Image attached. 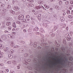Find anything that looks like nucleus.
<instances>
[{"mask_svg":"<svg viewBox=\"0 0 73 73\" xmlns=\"http://www.w3.org/2000/svg\"><path fill=\"white\" fill-rule=\"evenodd\" d=\"M5 33H9V31H5Z\"/></svg>","mask_w":73,"mask_h":73,"instance_id":"79ce46f5","label":"nucleus"},{"mask_svg":"<svg viewBox=\"0 0 73 73\" xmlns=\"http://www.w3.org/2000/svg\"><path fill=\"white\" fill-rule=\"evenodd\" d=\"M0 54H1V55H3V54H4V53L3 52H0Z\"/></svg>","mask_w":73,"mask_h":73,"instance_id":"4d7b16f0","label":"nucleus"},{"mask_svg":"<svg viewBox=\"0 0 73 73\" xmlns=\"http://www.w3.org/2000/svg\"><path fill=\"white\" fill-rule=\"evenodd\" d=\"M42 46H45V45H47V44L46 43H43L41 44Z\"/></svg>","mask_w":73,"mask_h":73,"instance_id":"a211bd4d","label":"nucleus"},{"mask_svg":"<svg viewBox=\"0 0 73 73\" xmlns=\"http://www.w3.org/2000/svg\"><path fill=\"white\" fill-rule=\"evenodd\" d=\"M71 17H72V16H71V15H68V17L69 18H70V19L71 18Z\"/></svg>","mask_w":73,"mask_h":73,"instance_id":"052dcab7","label":"nucleus"},{"mask_svg":"<svg viewBox=\"0 0 73 73\" xmlns=\"http://www.w3.org/2000/svg\"><path fill=\"white\" fill-rule=\"evenodd\" d=\"M40 31L41 32H43V33H44L45 32L44 30V29L42 28H40Z\"/></svg>","mask_w":73,"mask_h":73,"instance_id":"dca6fc26","label":"nucleus"},{"mask_svg":"<svg viewBox=\"0 0 73 73\" xmlns=\"http://www.w3.org/2000/svg\"><path fill=\"white\" fill-rule=\"evenodd\" d=\"M27 61H28V62H29V61H31V59H27Z\"/></svg>","mask_w":73,"mask_h":73,"instance_id":"6e6d98bb","label":"nucleus"},{"mask_svg":"<svg viewBox=\"0 0 73 73\" xmlns=\"http://www.w3.org/2000/svg\"><path fill=\"white\" fill-rule=\"evenodd\" d=\"M69 1H67L65 2V4L66 5H68L69 4Z\"/></svg>","mask_w":73,"mask_h":73,"instance_id":"bb28decb","label":"nucleus"},{"mask_svg":"<svg viewBox=\"0 0 73 73\" xmlns=\"http://www.w3.org/2000/svg\"><path fill=\"white\" fill-rule=\"evenodd\" d=\"M57 42H55V44H56V45H57L56 46H60V44H57Z\"/></svg>","mask_w":73,"mask_h":73,"instance_id":"c756f323","label":"nucleus"},{"mask_svg":"<svg viewBox=\"0 0 73 73\" xmlns=\"http://www.w3.org/2000/svg\"><path fill=\"white\" fill-rule=\"evenodd\" d=\"M55 8L56 9H59L60 7L58 6H56L55 7Z\"/></svg>","mask_w":73,"mask_h":73,"instance_id":"6ab92c4d","label":"nucleus"},{"mask_svg":"<svg viewBox=\"0 0 73 73\" xmlns=\"http://www.w3.org/2000/svg\"><path fill=\"white\" fill-rule=\"evenodd\" d=\"M8 50V48L7 47L5 48L4 50V51L5 52H7Z\"/></svg>","mask_w":73,"mask_h":73,"instance_id":"2eb2a0df","label":"nucleus"},{"mask_svg":"<svg viewBox=\"0 0 73 73\" xmlns=\"http://www.w3.org/2000/svg\"><path fill=\"white\" fill-rule=\"evenodd\" d=\"M35 33L37 35H40V33L38 32H35Z\"/></svg>","mask_w":73,"mask_h":73,"instance_id":"f704fd0d","label":"nucleus"},{"mask_svg":"<svg viewBox=\"0 0 73 73\" xmlns=\"http://www.w3.org/2000/svg\"><path fill=\"white\" fill-rule=\"evenodd\" d=\"M38 18L39 21H40V20H41V17H38Z\"/></svg>","mask_w":73,"mask_h":73,"instance_id":"37998d69","label":"nucleus"},{"mask_svg":"<svg viewBox=\"0 0 73 73\" xmlns=\"http://www.w3.org/2000/svg\"><path fill=\"white\" fill-rule=\"evenodd\" d=\"M3 12H6V9H3L2 10Z\"/></svg>","mask_w":73,"mask_h":73,"instance_id":"ea45409f","label":"nucleus"},{"mask_svg":"<svg viewBox=\"0 0 73 73\" xmlns=\"http://www.w3.org/2000/svg\"><path fill=\"white\" fill-rule=\"evenodd\" d=\"M17 69H20V66H17Z\"/></svg>","mask_w":73,"mask_h":73,"instance_id":"e433bc0d","label":"nucleus"},{"mask_svg":"<svg viewBox=\"0 0 73 73\" xmlns=\"http://www.w3.org/2000/svg\"><path fill=\"white\" fill-rule=\"evenodd\" d=\"M41 14H39V15H38V17H41Z\"/></svg>","mask_w":73,"mask_h":73,"instance_id":"4c0bfd02","label":"nucleus"},{"mask_svg":"<svg viewBox=\"0 0 73 73\" xmlns=\"http://www.w3.org/2000/svg\"><path fill=\"white\" fill-rule=\"evenodd\" d=\"M38 49H41V47L40 46H38Z\"/></svg>","mask_w":73,"mask_h":73,"instance_id":"bf43d9fd","label":"nucleus"},{"mask_svg":"<svg viewBox=\"0 0 73 73\" xmlns=\"http://www.w3.org/2000/svg\"><path fill=\"white\" fill-rule=\"evenodd\" d=\"M31 20H32L33 21H35V19L31 17Z\"/></svg>","mask_w":73,"mask_h":73,"instance_id":"2f4dec72","label":"nucleus"},{"mask_svg":"<svg viewBox=\"0 0 73 73\" xmlns=\"http://www.w3.org/2000/svg\"><path fill=\"white\" fill-rule=\"evenodd\" d=\"M24 16L23 15H20L18 17V19L19 20H23L24 19Z\"/></svg>","mask_w":73,"mask_h":73,"instance_id":"f03ea898","label":"nucleus"},{"mask_svg":"<svg viewBox=\"0 0 73 73\" xmlns=\"http://www.w3.org/2000/svg\"><path fill=\"white\" fill-rule=\"evenodd\" d=\"M67 40L68 41H70L71 40V39L70 38H66Z\"/></svg>","mask_w":73,"mask_h":73,"instance_id":"7c9ffc66","label":"nucleus"},{"mask_svg":"<svg viewBox=\"0 0 73 73\" xmlns=\"http://www.w3.org/2000/svg\"><path fill=\"white\" fill-rule=\"evenodd\" d=\"M45 6V8H46L47 9H48L49 8V6H47V5H46V6Z\"/></svg>","mask_w":73,"mask_h":73,"instance_id":"c85d7f7f","label":"nucleus"},{"mask_svg":"<svg viewBox=\"0 0 73 73\" xmlns=\"http://www.w3.org/2000/svg\"><path fill=\"white\" fill-rule=\"evenodd\" d=\"M28 32H31V30L30 29H29L28 30Z\"/></svg>","mask_w":73,"mask_h":73,"instance_id":"680f3d73","label":"nucleus"},{"mask_svg":"<svg viewBox=\"0 0 73 73\" xmlns=\"http://www.w3.org/2000/svg\"><path fill=\"white\" fill-rule=\"evenodd\" d=\"M13 62H14L15 64H16V61L15 60H13Z\"/></svg>","mask_w":73,"mask_h":73,"instance_id":"c03bdc74","label":"nucleus"},{"mask_svg":"<svg viewBox=\"0 0 73 73\" xmlns=\"http://www.w3.org/2000/svg\"><path fill=\"white\" fill-rule=\"evenodd\" d=\"M26 19H29V18L30 16L28 15H27L26 16Z\"/></svg>","mask_w":73,"mask_h":73,"instance_id":"5701e85b","label":"nucleus"},{"mask_svg":"<svg viewBox=\"0 0 73 73\" xmlns=\"http://www.w3.org/2000/svg\"><path fill=\"white\" fill-rule=\"evenodd\" d=\"M27 68L28 69H29V70H32V68L31 67H28Z\"/></svg>","mask_w":73,"mask_h":73,"instance_id":"b1692460","label":"nucleus"},{"mask_svg":"<svg viewBox=\"0 0 73 73\" xmlns=\"http://www.w3.org/2000/svg\"><path fill=\"white\" fill-rule=\"evenodd\" d=\"M44 65H45V66H44V65H43V68H44V69H45V68H46V67H45V66H46V64H44Z\"/></svg>","mask_w":73,"mask_h":73,"instance_id":"a18cd8bd","label":"nucleus"},{"mask_svg":"<svg viewBox=\"0 0 73 73\" xmlns=\"http://www.w3.org/2000/svg\"><path fill=\"white\" fill-rule=\"evenodd\" d=\"M10 13H12L13 15H14V14L15 13V12L12 10H10Z\"/></svg>","mask_w":73,"mask_h":73,"instance_id":"0eeeda50","label":"nucleus"},{"mask_svg":"<svg viewBox=\"0 0 73 73\" xmlns=\"http://www.w3.org/2000/svg\"><path fill=\"white\" fill-rule=\"evenodd\" d=\"M2 27L3 28H4L5 27V25H2Z\"/></svg>","mask_w":73,"mask_h":73,"instance_id":"09e8293b","label":"nucleus"},{"mask_svg":"<svg viewBox=\"0 0 73 73\" xmlns=\"http://www.w3.org/2000/svg\"><path fill=\"white\" fill-rule=\"evenodd\" d=\"M63 15H66V13L65 12H64L63 13Z\"/></svg>","mask_w":73,"mask_h":73,"instance_id":"0e129e2a","label":"nucleus"},{"mask_svg":"<svg viewBox=\"0 0 73 73\" xmlns=\"http://www.w3.org/2000/svg\"><path fill=\"white\" fill-rule=\"evenodd\" d=\"M17 23V24H21V22H20V21H16Z\"/></svg>","mask_w":73,"mask_h":73,"instance_id":"412c9836","label":"nucleus"},{"mask_svg":"<svg viewBox=\"0 0 73 73\" xmlns=\"http://www.w3.org/2000/svg\"><path fill=\"white\" fill-rule=\"evenodd\" d=\"M66 12L67 14H70V11L68 10H67V12Z\"/></svg>","mask_w":73,"mask_h":73,"instance_id":"f3484780","label":"nucleus"},{"mask_svg":"<svg viewBox=\"0 0 73 73\" xmlns=\"http://www.w3.org/2000/svg\"><path fill=\"white\" fill-rule=\"evenodd\" d=\"M33 61L35 63H37V62H38L39 61V60L38 59L35 58L34 60H33Z\"/></svg>","mask_w":73,"mask_h":73,"instance_id":"39448f33","label":"nucleus"},{"mask_svg":"<svg viewBox=\"0 0 73 73\" xmlns=\"http://www.w3.org/2000/svg\"><path fill=\"white\" fill-rule=\"evenodd\" d=\"M2 47H3V46H2V44H0V48H2Z\"/></svg>","mask_w":73,"mask_h":73,"instance_id":"de8ad7c7","label":"nucleus"},{"mask_svg":"<svg viewBox=\"0 0 73 73\" xmlns=\"http://www.w3.org/2000/svg\"><path fill=\"white\" fill-rule=\"evenodd\" d=\"M23 31L24 32H27V30H23Z\"/></svg>","mask_w":73,"mask_h":73,"instance_id":"69168bd1","label":"nucleus"},{"mask_svg":"<svg viewBox=\"0 0 73 73\" xmlns=\"http://www.w3.org/2000/svg\"><path fill=\"white\" fill-rule=\"evenodd\" d=\"M59 4H62V2L61 1H60L59 2Z\"/></svg>","mask_w":73,"mask_h":73,"instance_id":"5fc2aeb1","label":"nucleus"},{"mask_svg":"<svg viewBox=\"0 0 73 73\" xmlns=\"http://www.w3.org/2000/svg\"><path fill=\"white\" fill-rule=\"evenodd\" d=\"M53 17L54 18H56L57 17H56V15L54 14L53 15Z\"/></svg>","mask_w":73,"mask_h":73,"instance_id":"a19ab883","label":"nucleus"},{"mask_svg":"<svg viewBox=\"0 0 73 73\" xmlns=\"http://www.w3.org/2000/svg\"><path fill=\"white\" fill-rule=\"evenodd\" d=\"M20 46H14V48H17V49H19V48H20Z\"/></svg>","mask_w":73,"mask_h":73,"instance_id":"4468645a","label":"nucleus"},{"mask_svg":"<svg viewBox=\"0 0 73 73\" xmlns=\"http://www.w3.org/2000/svg\"><path fill=\"white\" fill-rule=\"evenodd\" d=\"M10 44L11 46H15V44L13 43V41H12L11 42Z\"/></svg>","mask_w":73,"mask_h":73,"instance_id":"6e6552de","label":"nucleus"},{"mask_svg":"<svg viewBox=\"0 0 73 73\" xmlns=\"http://www.w3.org/2000/svg\"><path fill=\"white\" fill-rule=\"evenodd\" d=\"M6 25L9 26L11 25V22H7L6 23Z\"/></svg>","mask_w":73,"mask_h":73,"instance_id":"1a4fd4ad","label":"nucleus"},{"mask_svg":"<svg viewBox=\"0 0 73 73\" xmlns=\"http://www.w3.org/2000/svg\"><path fill=\"white\" fill-rule=\"evenodd\" d=\"M17 7H15L14 8V9H15V11H17Z\"/></svg>","mask_w":73,"mask_h":73,"instance_id":"e2e57ef3","label":"nucleus"},{"mask_svg":"<svg viewBox=\"0 0 73 73\" xmlns=\"http://www.w3.org/2000/svg\"><path fill=\"white\" fill-rule=\"evenodd\" d=\"M54 65H55V66H56V65H58V64L56 63H55V64H54L52 66V67H51L50 66V65H49V66L50 67V68H51L52 69H53V70H54V68H53V67H54Z\"/></svg>","mask_w":73,"mask_h":73,"instance_id":"20e7f679","label":"nucleus"},{"mask_svg":"<svg viewBox=\"0 0 73 73\" xmlns=\"http://www.w3.org/2000/svg\"><path fill=\"white\" fill-rule=\"evenodd\" d=\"M11 73H15V72L13 71H12L11 72Z\"/></svg>","mask_w":73,"mask_h":73,"instance_id":"774afa93","label":"nucleus"},{"mask_svg":"<svg viewBox=\"0 0 73 73\" xmlns=\"http://www.w3.org/2000/svg\"><path fill=\"white\" fill-rule=\"evenodd\" d=\"M51 36L52 37H54V36H55V34L54 33H52V34H51Z\"/></svg>","mask_w":73,"mask_h":73,"instance_id":"a878e982","label":"nucleus"},{"mask_svg":"<svg viewBox=\"0 0 73 73\" xmlns=\"http://www.w3.org/2000/svg\"><path fill=\"white\" fill-rule=\"evenodd\" d=\"M4 5H5L3 3H2V5H1V7H3L4 6Z\"/></svg>","mask_w":73,"mask_h":73,"instance_id":"c9c22d12","label":"nucleus"},{"mask_svg":"<svg viewBox=\"0 0 73 73\" xmlns=\"http://www.w3.org/2000/svg\"><path fill=\"white\" fill-rule=\"evenodd\" d=\"M8 57L9 58H12L13 57V56L11 54H9L8 55Z\"/></svg>","mask_w":73,"mask_h":73,"instance_id":"ddd939ff","label":"nucleus"},{"mask_svg":"<svg viewBox=\"0 0 73 73\" xmlns=\"http://www.w3.org/2000/svg\"><path fill=\"white\" fill-rule=\"evenodd\" d=\"M20 43H21V44H25V42L23 41H20Z\"/></svg>","mask_w":73,"mask_h":73,"instance_id":"4be33fe9","label":"nucleus"},{"mask_svg":"<svg viewBox=\"0 0 73 73\" xmlns=\"http://www.w3.org/2000/svg\"><path fill=\"white\" fill-rule=\"evenodd\" d=\"M38 42H35L34 43V46L35 48H36V46H37L38 45Z\"/></svg>","mask_w":73,"mask_h":73,"instance_id":"7ed1b4c3","label":"nucleus"},{"mask_svg":"<svg viewBox=\"0 0 73 73\" xmlns=\"http://www.w3.org/2000/svg\"><path fill=\"white\" fill-rule=\"evenodd\" d=\"M24 56L25 57H27L28 56V54L27 53H25V54H24Z\"/></svg>","mask_w":73,"mask_h":73,"instance_id":"72a5a7b5","label":"nucleus"},{"mask_svg":"<svg viewBox=\"0 0 73 73\" xmlns=\"http://www.w3.org/2000/svg\"><path fill=\"white\" fill-rule=\"evenodd\" d=\"M0 65L1 66H3L4 65V64L3 63H1Z\"/></svg>","mask_w":73,"mask_h":73,"instance_id":"864d4df0","label":"nucleus"},{"mask_svg":"<svg viewBox=\"0 0 73 73\" xmlns=\"http://www.w3.org/2000/svg\"><path fill=\"white\" fill-rule=\"evenodd\" d=\"M62 50L63 53H65V49L64 48L62 49Z\"/></svg>","mask_w":73,"mask_h":73,"instance_id":"cd10ccee","label":"nucleus"},{"mask_svg":"<svg viewBox=\"0 0 73 73\" xmlns=\"http://www.w3.org/2000/svg\"><path fill=\"white\" fill-rule=\"evenodd\" d=\"M7 64H11V62H10V61H8L7 62Z\"/></svg>","mask_w":73,"mask_h":73,"instance_id":"8fccbe9b","label":"nucleus"},{"mask_svg":"<svg viewBox=\"0 0 73 73\" xmlns=\"http://www.w3.org/2000/svg\"><path fill=\"white\" fill-rule=\"evenodd\" d=\"M44 48H45L46 49H46H48V46H46L44 47Z\"/></svg>","mask_w":73,"mask_h":73,"instance_id":"3c124183","label":"nucleus"},{"mask_svg":"<svg viewBox=\"0 0 73 73\" xmlns=\"http://www.w3.org/2000/svg\"><path fill=\"white\" fill-rule=\"evenodd\" d=\"M64 58L65 60L62 58L60 59H58L59 64L61 65H58V67L60 69L66 68L69 71H72L73 69V57L70 56L68 58L65 56Z\"/></svg>","mask_w":73,"mask_h":73,"instance_id":"f257e3e1","label":"nucleus"},{"mask_svg":"<svg viewBox=\"0 0 73 73\" xmlns=\"http://www.w3.org/2000/svg\"><path fill=\"white\" fill-rule=\"evenodd\" d=\"M3 57V55L0 54V58H1Z\"/></svg>","mask_w":73,"mask_h":73,"instance_id":"49530a36","label":"nucleus"},{"mask_svg":"<svg viewBox=\"0 0 73 73\" xmlns=\"http://www.w3.org/2000/svg\"><path fill=\"white\" fill-rule=\"evenodd\" d=\"M20 50L21 53H23V52H24V49H20Z\"/></svg>","mask_w":73,"mask_h":73,"instance_id":"f8f14e48","label":"nucleus"},{"mask_svg":"<svg viewBox=\"0 0 73 73\" xmlns=\"http://www.w3.org/2000/svg\"><path fill=\"white\" fill-rule=\"evenodd\" d=\"M70 4H73V1H70Z\"/></svg>","mask_w":73,"mask_h":73,"instance_id":"473e14b6","label":"nucleus"},{"mask_svg":"<svg viewBox=\"0 0 73 73\" xmlns=\"http://www.w3.org/2000/svg\"><path fill=\"white\" fill-rule=\"evenodd\" d=\"M43 61H46L45 58H44L42 59V62H43Z\"/></svg>","mask_w":73,"mask_h":73,"instance_id":"58836bf2","label":"nucleus"},{"mask_svg":"<svg viewBox=\"0 0 73 73\" xmlns=\"http://www.w3.org/2000/svg\"><path fill=\"white\" fill-rule=\"evenodd\" d=\"M40 7V9L41 8H43L44 7L42 6H41L40 7Z\"/></svg>","mask_w":73,"mask_h":73,"instance_id":"603ef678","label":"nucleus"},{"mask_svg":"<svg viewBox=\"0 0 73 73\" xmlns=\"http://www.w3.org/2000/svg\"><path fill=\"white\" fill-rule=\"evenodd\" d=\"M60 21H64V20H65V19H64V18H63V17H61L60 18Z\"/></svg>","mask_w":73,"mask_h":73,"instance_id":"9b49d317","label":"nucleus"},{"mask_svg":"<svg viewBox=\"0 0 73 73\" xmlns=\"http://www.w3.org/2000/svg\"><path fill=\"white\" fill-rule=\"evenodd\" d=\"M59 70H60V69L58 68H56L55 69V72L56 73H58V71H59Z\"/></svg>","mask_w":73,"mask_h":73,"instance_id":"423d86ee","label":"nucleus"},{"mask_svg":"<svg viewBox=\"0 0 73 73\" xmlns=\"http://www.w3.org/2000/svg\"><path fill=\"white\" fill-rule=\"evenodd\" d=\"M13 27H14V28H16V25H13Z\"/></svg>","mask_w":73,"mask_h":73,"instance_id":"13d9d810","label":"nucleus"},{"mask_svg":"<svg viewBox=\"0 0 73 73\" xmlns=\"http://www.w3.org/2000/svg\"><path fill=\"white\" fill-rule=\"evenodd\" d=\"M6 70L7 71V72H9V70H8V69H7Z\"/></svg>","mask_w":73,"mask_h":73,"instance_id":"338daca9","label":"nucleus"},{"mask_svg":"<svg viewBox=\"0 0 73 73\" xmlns=\"http://www.w3.org/2000/svg\"><path fill=\"white\" fill-rule=\"evenodd\" d=\"M13 52H14V51H13V50H11L10 51V53H11V54L12 53H13Z\"/></svg>","mask_w":73,"mask_h":73,"instance_id":"aec40b11","label":"nucleus"},{"mask_svg":"<svg viewBox=\"0 0 73 73\" xmlns=\"http://www.w3.org/2000/svg\"><path fill=\"white\" fill-rule=\"evenodd\" d=\"M35 28V31H38V29H38V27H36Z\"/></svg>","mask_w":73,"mask_h":73,"instance_id":"393cba45","label":"nucleus"},{"mask_svg":"<svg viewBox=\"0 0 73 73\" xmlns=\"http://www.w3.org/2000/svg\"><path fill=\"white\" fill-rule=\"evenodd\" d=\"M28 5L29 6H31V7H34V5L32 3H29L28 4Z\"/></svg>","mask_w":73,"mask_h":73,"instance_id":"9d476101","label":"nucleus"}]
</instances>
